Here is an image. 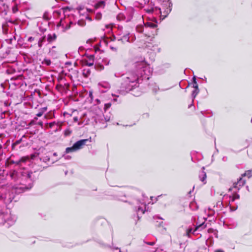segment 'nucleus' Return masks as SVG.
<instances>
[{
  "instance_id": "obj_1",
  "label": "nucleus",
  "mask_w": 252,
  "mask_h": 252,
  "mask_svg": "<svg viewBox=\"0 0 252 252\" xmlns=\"http://www.w3.org/2000/svg\"><path fill=\"white\" fill-rule=\"evenodd\" d=\"M152 72L149 65L144 61L136 62L132 71L122 76L121 92H128L137 87L140 78L149 79Z\"/></svg>"
},
{
  "instance_id": "obj_2",
  "label": "nucleus",
  "mask_w": 252,
  "mask_h": 252,
  "mask_svg": "<svg viewBox=\"0 0 252 252\" xmlns=\"http://www.w3.org/2000/svg\"><path fill=\"white\" fill-rule=\"evenodd\" d=\"M31 174L32 173L25 170L19 172L13 171L10 173L11 179L20 184L19 187H15L17 192H20L18 190L24 191L25 189H30L32 187Z\"/></svg>"
},
{
  "instance_id": "obj_3",
  "label": "nucleus",
  "mask_w": 252,
  "mask_h": 252,
  "mask_svg": "<svg viewBox=\"0 0 252 252\" xmlns=\"http://www.w3.org/2000/svg\"><path fill=\"white\" fill-rule=\"evenodd\" d=\"M157 21L153 17L149 19L146 22H144V25H138L136 27V31L143 34L149 37L153 38L157 33Z\"/></svg>"
},
{
  "instance_id": "obj_4",
  "label": "nucleus",
  "mask_w": 252,
  "mask_h": 252,
  "mask_svg": "<svg viewBox=\"0 0 252 252\" xmlns=\"http://www.w3.org/2000/svg\"><path fill=\"white\" fill-rule=\"evenodd\" d=\"M75 25L76 23L72 21L71 17L68 16L67 17H64L63 19L61 18L60 22L57 25V27H61L62 32H64Z\"/></svg>"
},
{
  "instance_id": "obj_5",
  "label": "nucleus",
  "mask_w": 252,
  "mask_h": 252,
  "mask_svg": "<svg viewBox=\"0 0 252 252\" xmlns=\"http://www.w3.org/2000/svg\"><path fill=\"white\" fill-rule=\"evenodd\" d=\"M78 11L80 16H82V17L78 21V25L80 26H84L86 25V22L84 19H88L90 21L92 20L91 18L89 16V13L93 12V10L89 8H85L79 7L78 8Z\"/></svg>"
},
{
  "instance_id": "obj_6",
  "label": "nucleus",
  "mask_w": 252,
  "mask_h": 252,
  "mask_svg": "<svg viewBox=\"0 0 252 252\" xmlns=\"http://www.w3.org/2000/svg\"><path fill=\"white\" fill-rule=\"evenodd\" d=\"M89 139H81L76 142L71 147H68L65 149V153H69L71 152H76L82 149L85 145H87L88 142L91 141Z\"/></svg>"
},
{
  "instance_id": "obj_7",
  "label": "nucleus",
  "mask_w": 252,
  "mask_h": 252,
  "mask_svg": "<svg viewBox=\"0 0 252 252\" xmlns=\"http://www.w3.org/2000/svg\"><path fill=\"white\" fill-rule=\"evenodd\" d=\"M117 39L118 41H121L123 43L126 42L131 43L135 40V37L134 35L130 34L126 31H120L118 34Z\"/></svg>"
},
{
  "instance_id": "obj_8",
  "label": "nucleus",
  "mask_w": 252,
  "mask_h": 252,
  "mask_svg": "<svg viewBox=\"0 0 252 252\" xmlns=\"http://www.w3.org/2000/svg\"><path fill=\"white\" fill-rule=\"evenodd\" d=\"M16 220L15 217L12 216L8 212H4L0 210V224L7 221L9 224H12Z\"/></svg>"
},
{
  "instance_id": "obj_9",
  "label": "nucleus",
  "mask_w": 252,
  "mask_h": 252,
  "mask_svg": "<svg viewBox=\"0 0 252 252\" xmlns=\"http://www.w3.org/2000/svg\"><path fill=\"white\" fill-rule=\"evenodd\" d=\"M94 63V56L90 55L88 56V59L87 60H85L84 62V64L91 66H93Z\"/></svg>"
},
{
  "instance_id": "obj_10",
  "label": "nucleus",
  "mask_w": 252,
  "mask_h": 252,
  "mask_svg": "<svg viewBox=\"0 0 252 252\" xmlns=\"http://www.w3.org/2000/svg\"><path fill=\"white\" fill-rule=\"evenodd\" d=\"M245 183V181L242 178H240L239 180L237 183L233 184V188L239 190L241 187L243 186Z\"/></svg>"
},
{
  "instance_id": "obj_11",
  "label": "nucleus",
  "mask_w": 252,
  "mask_h": 252,
  "mask_svg": "<svg viewBox=\"0 0 252 252\" xmlns=\"http://www.w3.org/2000/svg\"><path fill=\"white\" fill-rule=\"evenodd\" d=\"M199 178L203 184H205L206 183V174L204 172V170H202L199 175Z\"/></svg>"
},
{
  "instance_id": "obj_12",
  "label": "nucleus",
  "mask_w": 252,
  "mask_h": 252,
  "mask_svg": "<svg viewBox=\"0 0 252 252\" xmlns=\"http://www.w3.org/2000/svg\"><path fill=\"white\" fill-rule=\"evenodd\" d=\"M7 8V6L5 4L3 1L0 0V13L5 11Z\"/></svg>"
},
{
  "instance_id": "obj_13",
  "label": "nucleus",
  "mask_w": 252,
  "mask_h": 252,
  "mask_svg": "<svg viewBox=\"0 0 252 252\" xmlns=\"http://www.w3.org/2000/svg\"><path fill=\"white\" fill-rule=\"evenodd\" d=\"M98 86L105 89H109L110 87V84L107 82H102L98 83Z\"/></svg>"
},
{
  "instance_id": "obj_14",
  "label": "nucleus",
  "mask_w": 252,
  "mask_h": 252,
  "mask_svg": "<svg viewBox=\"0 0 252 252\" xmlns=\"http://www.w3.org/2000/svg\"><path fill=\"white\" fill-rule=\"evenodd\" d=\"M56 35L55 33L53 34H49L47 36V40L49 42H52L56 39Z\"/></svg>"
},
{
  "instance_id": "obj_15",
  "label": "nucleus",
  "mask_w": 252,
  "mask_h": 252,
  "mask_svg": "<svg viewBox=\"0 0 252 252\" xmlns=\"http://www.w3.org/2000/svg\"><path fill=\"white\" fill-rule=\"evenodd\" d=\"M45 41V36H43L41 37L40 39H39L38 41V46L39 48H41L42 46L43 43Z\"/></svg>"
},
{
  "instance_id": "obj_16",
  "label": "nucleus",
  "mask_w": 252,
  "mask_h": 252,
  "mask_svg": "<svg viewBox=\"0 0 252 252\" xmlns=\"http://www.w3.org/2000/svg\"><path fill=\"white\" fill-rule=\"evenodd\" d=\"M104 1H100L97 2L95 5V7L96 8H99V7H104Z\"/></svg>"
},
{
  "instance_id": "obj_17",
  "label": "nucleus",
  "mask_w": 252,
  "mask_h": 252,
  "mask_svg": "<svg viewBox=\"0 0 252 252\" xmlns=\"http://www.w3.org/2000/svg\"><path fill=\"white\" fill-rule=\"evenodd\" d=\"M125 19L124 15L122 13H120L117 16V19L118 21H123Z\"/></svg>"
},
{
  "instance_id": "obj_18",
  "label": "nucleus",
  "mask_w": 252,
  "mask_h": 252,
  "mask_svg": "<svg viewBox=\"0 0 252 252\" xmlns=\"http://www.w3.org/2000/svg\"><path fill=\"white\" fill-rule=\"evenodd\" d=\"M205 227V226L204 225V222H203L201 224L197 225L196 228H195V229L193 231V232L192 233H194L196 230H198L199 229H203Z\"/></svg>"
},
{
  "instance_id": "obj_19",
  "label": "nucleus",
  "mask_w": 252,
  "mask_h": 252,
  "mask_svg": "<svg viewBox=\"0 0 252 252\" xmlns=\"http://www.w3.org/2000/svg\"><path fill=\"white\" fill-rule=\"evenodd\" d=\"M242 176H247L249 178L252 176V172L251 170L246 171Z\"/></svg>"
},
{
  "instance_id": "obj_20",
  "label": "nucleus",
  "mask_w": 252,
  "mask_h": 252,
  "mask_svg": "<svg viewBox=\"0 0 252 252\" xmlns=\"http://www.w3.org/2000/svg\"><path fill=\"white\" fill-rule=\"evenodd\" d=\"M199 93V89H195L192 93V97L194 99Z\"/></svg>"
},
{
  "instance_id": "obj_21",
  "label": "nucleus",
  "mask_w": 252,
  "mask_h": 252,
  "mask_svg": "<svg viewBox=\"0 0 252 252\" xmlns=\"http://www.w3.org/2000/svg\"><path fill=\"white\" fill-rule=\"evenodd\" d=\"M157 8L152 7V8H151L145 9V10L147 13H150L153 12L155 10H157Z\"/></svg>"
},
{
  "instance_id": "obj_22",
  "label": "nucleus",
  "mask_w": 252,
  "mask_h": 252,
  "mask_svg": "<svg viewBox=\"0 0 252 252\" xmlns=\"http://www.w3.org/2000/svg\"><path fill=\"white\" fill-rule=\"evenodd\" d=\"M62 12H63V10L62 9L55 11L54 12V15L55 16H59Z\"/></svg>"
},
{
  "instance_id": "obj_23",
  "label": "nucleus",
  "mask_w": 252,
  "mask_h": 252,
  "mask_svg": "<svg viewBox=\"0 0 252 252\" xmlns=\"http://www.w3.org/2000/svg\"><path fill=\"white\" fill-rule=\"evenodd\" d=\"M239 195L237 194H234L231 198V201H234L236 199H239Z\"/></svg>"
},
{
  "instance_id": "obj_24",
  "label": "nucleus",
  "mask_w": 252,
  "mask_h": 252,
  "mask_svg": "<svg viewBox=\"0 0 252 252\" xmlns=\"http://www.w3.org/2000/svg\"><path fill=\"white\" fill-rule=\"evenodd\" d=\"M43 63H44V64H45L47 65H50L51 62L50 60L45 59L44 60Z\"/></svg>"
},
{
  "instance_id": "obj_25",
  "label": "nucleus",
  "mask_w": 252,
  "mask_h": 252,
  "mask_svg": "<svg viewBox=\"0 0 252 252\" xmlns=\"http://www.w3.org/2000/svg\"><path fill=\"white\" fill-rule=\"evenodd\" d=\"M111 104L110 103H106L104 105V109H105V110H106L107 109H108L111 106Z\"/></svg>"
},
{
  "instance_id": "obj_26",
  "label": "nucleus",
  "mask_w": 252,
  "mask_h": 252,
  "mask_svg": "<svg viewBox=\"0 0 252 252\" xmlns=\"http://www.w3.org/2000/svg\"><path fill=\"white\" fill-rule=\"evenodd\" d=\"M101 17V14L99 13H97L96 14V16H95V18L96 19H100Z\"/></svg>"
},
{
  "instance_id": "obj_27",
  "label": "nucleus",
  "mask_w": 252,
  "mask_h": 252,
  "mask_svg": "<svg viewBox=\"0 0 252 252\" xmlns=\"http://www.w3.org/2000/svg\"><path fill=\"white\" fill-rule=\"evenodd\" d=\"M192 228H189L187 230V235L188 236H189V234L190 233H192Z\"/></svg>"
},
{
  "instance_id": "obj_28",
  "label": "nucleus",
  "mask_w": 252,
  "mask_h": 252,
  "mask_svg": "<svg viewBox=\"0 0 252 252\" xmlns=\"http://www.w3.org/2000/svg\"><path fill=\"white\" fill-rule=\"evenodd\" d=\"M193 87L195 89H198V84H197V82H195V83H193Z\"/></svg>"
},
{
  "instance_id": "obj_29",
  "label": "nucleus",
  "mask_w": 252,
  "mask_h": 252,
  "mask_svg": "<svg viewBox=\"0 0 252 252\" xmlns=\"http://www.w3.org/2000/svg\"><path fill=\"white\" fill-rule=\"evenodd\" d=\"M217 206H219L220 208H221L222 206V201H218L217 203Z\"/></svg>"
},
{
  "instance_id": "obj_30",
  "label": "nucleus",
  "mask_w": 252,
  "mask_h": 252,
  "mask_svg": "<svg viewBox=\"0 0 252 252\" xmlns=\"http://www.w3.org/2000/svg\"><path fill=\"white\" fill-rule=\"evenodd\" d=\"M40 110L44 113L45 111H47V108L46 107H44L41 108Z\"/></svg>"
},
{
  "instance_id": "obj_31",
  "label": "nucleus",
  "mask_w": 252,
  "mask_h": 252,
  "mask_svg": "<svg viewBox=\"0 0 252 252\" xmlns=\"http://www.w3.org/2000/svg\"><path fill=\"white\" fill-rule=\"evenodd\" d=\"M43 114V113L40 110L39 112L36 114V116L37 117H41Z\"/></svg>"
},
{
  "instance_id": "obj_32",
  "label": "nucleus",
  "mask_w": 252,
  "mask_h": 252,
  "mask_svg": "<svg viewBox=\"0 0 252 252\" xmlns=\"http://www.w3.org/2000/svg\"><path fill=\"white\" fill-rule=\"evenodd\" d=\"M140 211H141L142 214H144V211H143V209L141 207H139L138 208L137 212H138V213H139Z\"/></svg>"
},
{
  "instance_id": "obj_33",
  "label": "nucleus",
  "mask_w": 252,
  "mask_h": 252,
  "mask_svg": "<svg viewBox=\"0 0 252 252\" xmlns=\"http://www.w3.org/2000/svg\"><path fill=\"white\" fill-rule=\"evenodd\" d=\"M34 40V38L32 37H29L28 39L29 42H32Z\"/></svg>"
},
{
  "instance_id": "obj_34",
  "label": "nucleus",
  "mask_w": 252,
  "mask_h": 252,
  "mask_svg": "<svg viewBox=\"0 0 252 252\" xmlns=\"http://www.w3.org/2000/svg\"><path fill=\"white\" fill-rule=\"evenodd\" d=\"M96 69L97 70H102V69H104V66L102 65H99V67L98 68V67H97Z\"/></svg>"
},
{
  "instance_id": "obj_35",
  "label": "nucleus",
  "mask_w": 252,
  "mask_h": 252,
  "mask_svg": "<svg viewBox=\"0 0 252 252\" xmlns=\"http://www.w3.org/2000/svg\"><path fill=\"white\" fill-rule=\"evenodd\" d=\"M55 124V122L51 123L49 124V126L50 128L52 127V126Z\"/></svg>"
},
{
  "instance_id": "obj_36",
  "label": "nucleus",
  "mask_w": 252,
  "mask_h": 252,
  "mask_svg": "<svg viewBox=\"0 0 252 252\" xmlns=\"http://www.w3.org/2000/svg\"><path fill=\"white\" fill-rule=\"evenodd\" d=\"M89 96L90 97L91 100L93 99V93L91 92H89Z\"/></svg>"
},
{
  "instance_id": "obj_37",
  "label": "nucleus",
  "mask_w": 252,
  "mask_h": 252,
  "mask_svg": "<svg viewBox=\"0 0 252 252\" xmlns=\"http://www.w3.org/2000/svg\"><path fill=\"white\" fill-rule=\"evenodd\" d=\"M110 48H111L112 50L115 51H116L117 50V48L111 46V47H110Z\"/></svg>"
},
{
  "instance_id": "obj_38",
  "label": "nucleus",
  "mask_w": 252,
  "mask_h": 252,
  "mask_svg": "<svg viewBox=\"0 0 252 252\" xmlns=\"http://www.w3.org/2000/svg\"><path fill=\"white\" fill-rule=\"evenodd\" d=\"M147 244L148 245H149L153 246L155 244V242H149V243H148Z\"/></svg>"
},
{
  "instance_id": "obj_39",
  "label": "nucleus",
  "mask_w": 252,
  "mask_h": 252,
  "mask_svg": "<svg viewBox=\"0 0 252 252\" xmlns=\"http://www.w3.org/2000/svg\"><path fill=\"white\" fill-rule=\"evenodd\" d=\"M192 79H193V83H195V82H196V77H195V76H193V77Z\"/></svg>"
},
{
  "instance_id": "obj_40",
  "label": "nucleus",
  "mask_w": 252,
  "mask_h": 252,
  "mask_svg": "<svg viewBox=\"0 0 252 252\" xmlns=\"http://www.w3.org/2000/svg\"><path fill=\"white\" fill-rule=\"evenodd\" d=\"M73 120H74V122H77L78 121V118L76 117H74L73 118Z\"/></svg>"
},
{
  "instance_id": "obj_41",
  "label": "nucleus",
  "mask_w": 252,
  "mask_h": 252,
  "mask_svg": "<svg viewBox=\"0 0 252 252\" xmlns=\"http://www.w3.org/2000/svg\"><path fill=\"white\" fill-rule=\"evenodd\" d=\"M215 252H224L221 250H217L215 251Z\"/></svg>"
},
{
  "instance_id": "obj_42",
  "label": "nucleus",
  "mask_w": 252,
  "mask_h": 252,
  "mask_svg": "<svg viewBox=\"0 0 252 252\" xmlns=\"http://www.w3.org/2000/svg\"><path fill=\"white\" fill-rule=\"evenodd\" d=\"M95 101L97 102V104H99L100 102V101L99 99H96L95 100Z\"/></svg>"
},
{
  "instance_id": "obj_43",
  "label": "nucleus",
  "mask_w": 252,
  "mask_h": 252,
  "mask_svg": "<svg viewBox=\"0 0 252 252\" xmlns=\"http://www.w3.org/2000/svg\"><path fill=\"white\" fill-rule=\"evenodd\" d=\"M105 121L107 122V121H109L110 120V118H105Z\"/></svg>"
},
{
  "instance_id": "obj_44",
  "label": "nucleus",
  "mask_w": 252,
  "mask_h": 252,
  "mask_svg": "<svg viewBox=\"0 0 252 252\" xmlns=\"http://www.w3.org/2000/svg\"><path fill=\"white\" fill-rule=\"evenodd\" d=\"M20 142V140L16 141L15 144H19Z\"/></svg>"
},
{
  "instance_id": "obj_45",
  "label": "nucleus",
  "mask_w": 252,
  "mask_h": 252,
  "mask_svg": "<svg viewBox=\"0 0 252 252\" xmlns=\"http://www.w3.org/2000/svg\"><path fill=\"white\" fill-rule=\"evenodd\" d=\"M212 229H209L208 230V232H212Z\"/></svg>"
},
{
  "instance_id": "obj_46",
  "label": "nucleus",
  "mask_w": 252,
  "mask_h": 252,
  "mask_svg": "<svg viewBox=\"0 0 252 252\" xmlns=\"http://www.w3.org/2000/svg\"><path fill=\"white\" fill-rule=\"evenodd\" d=\"M87 73L90 74V71L89 70H88L87 71Z\"/></svg>"
},
{
  "instance_id": "obj_47",
  "label": "nucleus",
  "mask_w": 252,
  "mask_h": 252,
  "mask_svg": "<svg viewBox=\"0 0 252 252\" xmlns=\"http://www.w3.org/2000/svg\"><path fill=\"white\" fill-rule=\"evenodd\" d=\"M230 208H231V209L232 210H233V211H234V210H236V208L232 209V207H230Z\"/></svg>"
},
{
  "instance_id": "obj_48",
  "label": "nucleus",
  "mask_w": 252,
  "mask_h": 252,
  "mask_svg": "<svg viewBox=\"0 0 252 252\" xmlns=\"http://www.w3.org/2000/svg\"><path fill=\"white\" fill-rule=\"evenodd\" d=\"M56 155H57V154H56V153H54V156H56Z\"/></svg>"
},
{
  "instance_id": "obj_49",
  "label": "nucleus",
  "mask_w": 252,
  "mask_h": 252,
  "mask_svg": "<svg viewBox=\"0 0 252 252\" xmlns=\"http://www.w3.org/2000/svg\"><path fill=\"white\" fill-rule=\"evenodd\" d=\"M109 64V62H108L107 63H106V64Z\"/></svg>"
},
{
  "instance_id": "obj_50",
  "label": "nucleus",
  "mask_w": 252,
  "mask_h": 252,
  "mask_svg": "<svg viewBox=\"0 0 252 252\" xmlns=\"http://www.w3.org/2000/svg\"><path fill=\"white\" fill-rule=\"evenodd\" d=\"M69 158L68 156H67V157H65V158Z\"/></svg>"
},
{
  "instance_id": "obj_51",
  "label": "nucleus",
  "mask_w": 252,
  "mask_h": 252,
  "mask_svg": "<svg viewBox=\"0 0 252 252\" xmlns=\"http://www.w3.org/2000/svg\"><path fill=\"white\" fill-rule=\"evenodd\" d=\"M69 158L68 156H67V157H65V158Z\"/></svg>"
},
{
  "instance_id": "obj_52",
  "label": "nucleus",
  "mask_w": 252,
  "mask_h": 252,
  "mask_svg": "<svg viewBox=\"0 0 252 252\" xmlns=\"http://www.w3.org/2000/svg\"><path fill=\"white\" fill-rule=\"evenodd\" d=\"M69 158L68 156H67V157H65V158Z\"/></svg>"
}]
</instances>
